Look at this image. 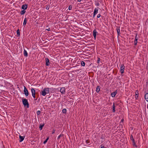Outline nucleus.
I'll return each mask as SVG.
<instances>
[{"label":"nucleus","instance_id":"nucleus-1","mask_svg":"<svg viewBox=\"0 0 148 148\" xmlns=\"http://www.w3.org/2000/svg\"><path fill=\"white\" fill-rule=\"evenodd\" d=\"M49 92V88H44L40 92V94L43 96H45L47 94H48Z\"/></svg>","mask_w":148,"mask_h":148},{"label":"nucleus","instance_id":"nucleus-2","mask_svg":"<svg viewBox=\"0 0 148 148\" xmlns=\"http://www.w3.org/2000/svg\"><path fill=\"white\" fill-rule=\"evenodd\" d=\"M22 101L23 104L24 106H26L27 108H28L29 107V105L27 100V99L23 98L22 99Z\"/></svg>","mask_w":148,"mask_h":148},{"label":"nucleus","instance_id":"nucleus-3","mask_svg":"<svg viewBox=\"0 0 148 148\" xmlns=\"http://www.w3.org/2000/svg\"><path fill=\"white\" fill-rule=\"evenodd\" d=\"M130 140H132V141L133 145V146H135L136 147H137V146L136 144V143L135 142L134 139L133 138V136L132 135H131V136L130 137Z\"/></svg>","mask_w":148,"mask_h":148},{"label":"nucleus","instance_id":"nucleus-4","mask_svg":"<svg viewBox=\"0 0 148 148\" xmlns=\"http://www.w3.org/2000/svg\"><path fill=\"white\" fill-rule=\"evenodd\" d=\"M125 66L124 64H121L120 68V72L121 73L123 74L124 73Z\"/></svg>","mask_w":148,"mask_h":148},{"label":"nucleus","instance_id":"nucleus-5","mask_svg":"<svg viewBox=\"0 0 148 148\" xmlns=\"http://www.w3.org/2000/svg\"><path fill=\"white\" fill-rule=\"evenodd\" d=\"M95 8L94 9V12H93V17H94L98 13V8Z\"/></svg>","mask_w":148,"mask_h":148},{"label":"nucleus","instance_id":"nucleus-6","mask_svg":"<svg viewBox=\"0 0 148 148\" xmlns=\"http://www.w3.org/2000/svg\"><path fill=\"white\" fill-rule=\"evenodd\" d=\"M24 92L25 96H27L28 95L29 93L27 89L25 86H24Z\"/></svg>","mask_w":148,"mask_h":148},{"label":"nucleus","instance_id":"nucleus-7","mask_svg":"<svg viewBox=\"0 0 148 148\" xmlns=\"http://www.w3.org/2000/svg\"><path fill=\"white\" fill-rule=\"evenodd\" d=\"M97 34L98 32L95 29H94L93 31V35L95 39H96V35Z\"/></svg>","mask_w":148,"mask_h":148},{"label":"nucleus","instance_id":"nucleus-8","mask_svg":"<svg viewBox=\"0 0 148 148\" xmlns=\"http://www.w3.org/2000/svg\"><path fill=\"white\" fill-rule=\"evenodd\" d=\"M45 61H46V65L47 66H48L49 65L50 62L49 59L47 58H45Z\"/></svg>","mask_w":148,"mask_h":148},{"label":"nucleus","instance_id":"nucleus-9","mask_svg":"<svg viewBox=\"0 0 148 148\" xmlns=\"http://www.w3.org/2000/svg\"><path fill=\"white\" fill-rule=\"evenodd\" d=\"M60 92L62 94H64L65 92V87H62L60 90Z\"/></svg>","mask_w":148,"mask_h":148},{"label":"nucleus","instance_id":"nucleus-10","mask_svg":"<svg viewBox=\"0 0 148 148\" xmlns=\"http://www.w3.org/2000/svg\"><path fill=\"white\" fill-rule=\"evenodd\" d=\"M27 8V5H22V9L24 10H26Z\"/></svg>","mask_w":148,"mask_h":148},{"label":"nucleus","instance_id":"nucleus-11","mask_svg":"<svg viewBox=\"0 0 148 148\" xmlns=\"http://www.w3.org/2000/svg\"><path fill=\"white\" fill-rule=\"evenodd\" d=\"M138 39V37H137V35H136V37H135L134 41L135 45H136L137 44V42H137Z\"/></svg>","mask_w":148,"mask_h":148},{"label":"nucleus","instance_id":"nucleus-12","mask_svg":"<svg viewBox=\"0 0 148 148\" xmlns=\"http://www.w3.org/2000/svg\"><path fill=\"white\" fill-rule=\"evenodd\" d=\"M116 31L118 36L120 35V27H117L116 28Z\"/></svg>","mask_w":148,"mask_h":148},{"label":"nucleus","instance_id":"nucleus-13","mask_svg":"<svg viewBox=\"0 0 148 148\" xmlns=\"http://www.w3.org/2000/svg\"><path fill=\"white\" fill-rule=\"evenodd\" d=\"M25 138V136H19V138L20 140H19V142H22L24 139Z\"/></svg>","mask_w":148,"mask_h":148},{"label":"nucleus","instance_id":"nucleus-14","mask_svg":"<svg viewBox=\"0 0 148 148\" xmlns=\"http://www.w3.org/2000/svg\"><path fill=\"white\" fill-rule=\"evenodd\" d=\"M117 92L116 90L115 92H113L111 94V95L112 97H114L116 95Z\"/></svg>","mask_w":148,"mask_h":148},{"label":"nucleus","instance_id":"nucleus-15","mask_svg":"<svg viewBox=\"0 0 148 148\" xmlns=\"http://www.w3.org/2000/svg\"><path fill=\"white\" fill-rule=\"evenodd\" d=\"M145 98L147 101H148V93H146L145 94Z\"/></svg>","mask_w":148,"mask_h":148},{"label":"nucleus","instance_id":"nucleus-16","mask_svg":"<svg viewBox=\"0 0 148 148\" xmlns=\"http://www.w3.org/2000/svg\"><path fill=\"white\" fill-rule=\"evenodd\" d=\"M138 97V90L136 91L135 92V98L136 99H137Z\"/></svg>","mask_w":148,"mask_h":148},{"label":"nucleus","instance_id":"nucleus-17","mask_svg":"<svg viewBox=\"0 0 148 148\" xmlns=\"http://www.w3.org/2000/svg\"><path fill=\"white\" fill-rule=\"evenodd\" d=\"M23 55L25 57H27L28 56V53L27 52L25 49H24Z\"/></svg>","mask_w":148,"mask_h":148},{"label":"nucleus","instance_id":"nucleus-18","mask_svg":"<svg viewBox=\"0 0 148 148\" xmlns=\"http://www.w3.org/2000/svg\"><path fill=\"white\" fill-rule=\"evenodd\" d=\"M31 91L32 93V95H35V91L34 88H32Z\"/></svg>","mask_w":148,"mask_h":148},{"label":"nucleus","instance_id":"nucleus-19","mask_svg":"<svg viewBox=\"0 0 148 148\" xmlns=\"http://www.w3.org/2000/svg\"><path fill=\"white\" fill-rule=\"evenodd\" d=\"M27 18H25L24 19V22L23 23V25L25 26L26 25V23H27Z\"/></svg>","mask_w":148,"mask_h":148},{"label":"nucleus","instance_id":"nucleus-20","mask_svg":"<svg viewBox=\"0 0 148 148\" xmlns=\"http://www.w3.org/2000/svg\"><path fill=\"white\" fill-rule=\"evenodd\" d=\"M112 108H113V112H114L115 111V104L114 103L113 104Z\"/></svg>","mask_w":148,"mask_h":148},{"label":"nucleus","instance_id":"nucleus-21","mask_svg":"<svg viewBox=\"0 0 148 148\" xmlns=\"http://www.w3.org/2000/svg\"><path fill=\"white\" fill-rule=\"evenodd\" d=\"M95 4L97 6H99V1H95Z\"/></svg>","mask_w":148,"mask_h":148},{"label":"nucleus","instance_id":"nucleus-22","mask_svg":"<svg viewBox=\"0 0 148 148\" xmlns=\"http://www.w3.org/2000/svg\"><path fill=\"white\" fill-rule=\"evenodd\" d=\"M26 11L25 10H22L20 14L21 15H23L24 14L25 12Z\"/></svg>","mask_w":148,"mask_h":148},{"label":"nucleus","instance_id":"nucleus-23","mask_svg":"<svg viewBox=\"0 0 148 148\" xmlns=\"http://www.w3.org/2000/svg\"><path fill=\"white\" fill-rule=\"evenodd\" d=\"M44 125V124H43L42 125H40L39 127V128L40 129V130H42V128L43 127Z\"/></svg>","mask_w":148,"mask_h":148},{"label":"nucleus","instance_id":"nucleus-24","mask_svg":"<svg viewBox=\"0 0 148 148\" xmlns=\"http://www.w3.org/2000/svg\"><path fill=\"white\" fill-rule=\"evenodd\" d=\"M62 112L63 113H66V110L65 108L63 109L62 111Z\"/></svg>","mask_w":148,"mask_h":148},{"label":"nucleus","instance_id":"nucleus-25","mask_svg":"<svg viewBox=\"0 0 148 148\" xmlns=\"http://www.w3.org/2000/svg\"><path fill=\"white\" fill-rule=\"evenodd\" d=\"M85 63L84 61H82L81 62V64L82 66H85Z\"/></svg>","mask_w":148,"mask_h":148},{"label":"nucleus","instance_id":"nucleus-26","mask_svg":"<svg viewBox=\"0 0 148 148\" xmlns=\"http://www.w3.org/2000/svg\"><path fill=\"white\" fill-rule=\"evenodd\" d=\"M100 90V87L99 86H97L96 89V91L97 92H99Z\"/></svg>","mask_w":148,"mask_h":148},{"label":"nucleus","instance_id":"nucleus-27","mask_svg":"<svg viewBox=\"0 0 148 148\" xmlns=\"http://www.w3.org/2000/svg\"><path fill=\"white\" fill-rule=\"evenodd\" d=\"M16 33L17 35L18 36H20V31H19V29H18L16 31Z\"/></svg>","mask_w":148,"mask_h":148},{"label":"nucleus","instance_id":"nucleus-28","mask_svg":"<svg viewBox=\"0 0 148 148\" xmlns=\"http://www.w3.org/2000/svg\"><path fill=\"white\" fill-rule=\"evenodd\" d=\"M101 138L103 140H104L105 139V136L104 135H102Z\"/></svg>","mask_w":148,"mask_h":148},{"label":"nucleus","instance_id":"nucleus-29","mask_svg":"<svg viewBox=\"0 0 148 148\" xmlns=\"http://www.w3.org/2000/svg\"><path fill=\"white\" fill-rule=\"evenodd\" d=\"M49 139V138L48 137L45 140L44 142H43V144H45L47 142V140H48Z\"/></svg>","mask_w":148,"mask_h":148},{"label":"nucleus","instance_id":"nucleus-30","mask_svg":"<svg viewBox=\"0 0 148 148\" xmlns=\"http://www.w3.org/2000/svg\"><path fill=\"white\" fill-rule=\"evenodd\" d=\"M62 136V135L61 134H60L59 136H58L57 137V139L59 140L60 138Z\"/></svg>","mask_w":148,"mask_h":148},{"label":"nucleus","instance_id":"nucleus-31","mask_svg":"<svg viewBox=\"0 0 148 148\" xmlns=\"http://www.w3.org/2000/svg\"><path fill=\"white\" fill-rule=\"evenodd\" d=\"M72 9V6L71 5H70L69 7V10H71Z\"/></svg>","mask_w":148,"mask_h":148},{"label":"nucleus","instance_id":"nucleus-32","mask_svg":"<svg viewBox=\"0 0 148 148\" xmlns=\"http://www.w3.org/2000/svg\"><path fill=\"white\" fill-rule=\"evenodd\" d=\"M40 113V111L38 110L37 111V115H39Z\"/></svg>","mask_w":148,"mask_h":148},{"label":"nucleus","instance_id":"nucleus-33","mask_svg":"<svg viewBox=\"0 0 148 148\" xmlns=\"http://www.w3.org/2000/svg\"><path fill=\"white\" fill-rule=\"evenodd\" d=\"M100 58H98V60H97V63L99 64L100 61Z\"/></svg>","mask_w":148,"mask_h":148},{"label":"nucleus","instance_id":"nucleus-34","mask_svg":"<svg viewBox=\"0 0 148 148\" xmlns=\"http://www.w3.org/2000/svg\"><path fill=\"white\" fill-rule=\"evenodd\" d=\"M56 130L54 129H53L52 131V134H53L55 132Z\"/></svg>","mask_w":148,"mask_h":148},{"label":"nucleus","instance_id":"nucleus-35","mask_svg":"<svg viewBox=\"0 0 148 148\" xmlns=\"http://www.w3.org/2000/svg\"><path fill=\"white\" fill-rule=\"evenodd\" d=\"M86 143L87 144H88L90 143L89 141L88 140H87L86 141Z\"/></svg>","mask_w":148,"mask_h":148},{"label":"nucleus","instance_id":"nucleus-36","mask_svg":"<svg viewBox=\"0 0 148 148\" xmlns=\"http://www.w3.org/2000/svg\"><path fill=\"white\" fill-rule=\"evenodd\" d=\"M101 16V15L100 14H98L97 15V18H99Z\"/></svg>","mask_w":148,"mask_h":148},{"label":"nucleus","instance_id":"nucleus-37","mask_svg":"<svg viewBox=\"0 0 148 148\" xmlns=\"http://www.w3.org/2000/svg\"><path fill=\"white\" fill-rule=\"evenodd\" d=\"M46 30L49 31L50 30V28L49 27L48 29H46Z\"/></svg>","mask_w":148,"mask_h":148},{"label":"nucleus","instance_id":"nucleus-38","mask_svg":"<svg viewBox=\"0 0 148 148\" xmlns=\"http://www.w3.org/2000/svg\"><path fill=\"white\" fill-rule=\"evenodd\" d=\"M32 96L34 98H35V95H32Z\"/></svg>","mask_w":148,"mask_h":148},{"label":"nucleus","instance_id":"nucleus-39","mask_svg":"<svg viewBox=\"0 0 148 148\" xmlns=\"http://www.w3.org/2000/svg\"><path fill=\"white\" fill-rule=\"evenodd\" d=\"M102 1V0H100L99 1V2L100 3H101Z\"/></svg>","mask_w":148,"mask_h":148},{"label":"nucleus","instance_id":"nucleus-40","mask_svg":"<svg viewBox=\"0 0 148 148\" xmlns=\"http://www.w3.org/2000/svg\"><path fill=\"white\" fill-rule=\"evenodd\" d=\"M49 7H48V6H47L46 8V9H47V10H49Z\"/></svg>","mask_w":148,"mask_h":148},{"label":"nucleus","instance_id":"nucleus-41","mask_svg":"<svg viewBox=\"0 0 148 148\" xmlns=\"http://www.w3.org/2000/svg\"><path fill=\"white\" fill-rule=\"evenodd\" d=\"M82 0H77V1L78 2H80Z\"/></svg>","mask_w":148,"mask_h":148},{"label":"nucleus","instance_id":"nucleus-42","mask_svg":"<svg viewBox=\"0 0 148 148\" xmlns=\"http://www.w3.org/2000/svg\"><path fill=\"white\" fill-rule=\"evenodd\" d=\"M101 148H105V147L104 146L101 147Z\"/></svg>","mask_w":148,"mask_h":148},{"label":"nucleus","instance_id":"nucleus-43","mask_svg":"<svg viewBox=\"0 0 148 148\" xmlns=\"http://www.w3.org/2000/svg\"><path fill=\"white\" fill-rule=\"evenodd\" d=\"M123 121H124V119H122L121 120L122 122H123Z\"/></svg>","mask_w":148,"mask_h":148},{"label":"nucleus","instance_id":"nucleus-44","mask_svg":"<svg viewBox=\"0 0 148 148\" xmlns=\"http://www.w3.org/2000/svg\"><path fill=\"white\" fill-rule=\"evenodd\" d=\"M34 100H37V99H34Z\"/></svg>","mask_w":148,"mask_h":148}]
</instances>
